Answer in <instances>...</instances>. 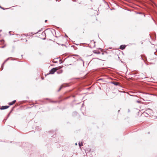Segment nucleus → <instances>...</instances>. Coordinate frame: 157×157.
<instances>
[{"label": "nucleus", "mask_w": 157, "mask_h": 157, "mask_svg": "<svg viewBox=\"0 0 157 157\" xmlns=\"http://www.w3.org/2000/svg\"><path fill=\"white\" fill-rule=\"evenodd\" d=\"M128 111H130V110L129 109H128Z\"/></svg>", "instance_id": "obj_63"}, {"label": "nucleus", "mask_w": 157, "mask_h": 157, "mask_svg": "<svg viewBox=\"0 0 157 157\" xmlns=\"http://www.w3.org/2000/svg\"><path fill=\"white\" fill-rule=\"evenodd\" d=\"M154 53L155 55L157 56V50H156V52H154Z\"/></svg>", "instance_id": "obj_26"}, {"label": "nucleus", "mask_w": 157, "mask_h": 157, "mask_svg": "<svg viewBox=\"0 0 157 157\" xmlns=\"http://www.w3.org/2000/svg\"><path fill=\"white\" fill-rule=\"evenodd\" d=\"M57 74H60L62 73L63 70L61 69H59L56 71Z\"/></svg>", "instance_id": "obj_10"}, {"label": "nucleus", "mask_w": 157, "mask_h": 157, "mask_svg": "<svg viewBox=\"0 0 157 157\" xmlns=\"http://www.w3.org/2000/svg\"><path fill=\"white\" fill-rule=\"evenodd\" d=\"M141 59H142L144 61L145 60V59H146V57L145 56L144 57V58L142 56V55H141Z\"/></svg>", "instance_id": "obj_17"}, {"label": "nucleus", "mask_w": 157, "mask_h": 157, "mask_svg": "<svg viewBox=\"0 0 157 157\" xmlns=\"http://www.w3.org/2000/svg\"><path fill=\"white\" fill-rule=\"evenodd\" d=\"M110 49H111L112 48H109Z\"/></svg>", "instance_id": "obj_61"}, {"label": "nucleus", "mask_w": 157, "mask_h": 157, "mask_svg": "<svg viewBox=\"0 0 157 157\" xmlns=\"http://www.w3.org/2000/svg\"><path fill=\"white\" fill-rule=\"evenodd\" d=\"M9 105H3L1 107V110H4L7 109L9 108Z\"/></svg>", "instance_id": "obj_4"}, {"label": "nucleus", "mask_w": 157, "mask_h": 157, "mask_svg": "<svg viewBox=\"0 0 157 157\" xmlns=\"http://www.w3.org/2000/svg\"><path fill=\"white\" fill-rule=\"evenodd\" d=\"M47 21V20H45V22H46Z\"/></svg>", "instance_id": "obj_39"}, {"label": "nucleus", "mask_w": 157, "mask_h": 157, "mask_svg": "<svg viewBox=\"0 0 157 157\" xmlns=\"http://www.w3.org/2000/svg\"><path fill=\"white\" fill-rule=\"evenodd\" d=\"M68 58H69L70 59V60H73V59H75V58L73 56L68 57H67L63 61H62L61 59H60L59 60L60 63L61 64V63H63L66 59H67Z\"/></svg>", "instance_id": "obj_2"}, {"label": "nucleus", "mask_w": 157, "mask_h": 157, "mask_svg": "<svg viewBox=\"0 0 157 157\" xmlns=\"http://www.w3.org/2000/svg\"><path fill=\"white\" fill-rule=\"evenodd\" d=\"M75 145H77V144L76 143H75Z\"/></svg>", "instance_id": "obj_53"}, {"label": "nucleus", "mask_w": 157, "mask_h": 157, "mask_svg": "<svg viewBox=\"0 0 157 157\" xmlns=\"http://www.w3.org/2000/svg\"><path fill=\"white\" fill-rule=\"evenodd\" d=\"M126 46V45L124 44H122L120 46L119 48L122 50L124 49Z\"/></svg>", "instance_id": "obj_5"}, {"label": "nucleus", "mask_w": 157, "mask_h": 157, "mask_svg": "<svg viewBox=\"0 0 157 157\" xmlns=\"http://www.w3.org/2000/svg\"><path fill=\"white\" fill-rule=\"evenodd\" d=\"M14 143H15V144H16V142H14Z\"/></svg>", "instance_id": "obj_60"}, {"label": "nucleus", "mask_w": 157, "mask_h": 157, "mask_svg": "<svg viewBox=\"0 0 157 157\" xmlns=\"http://www.w3.org/2000/svg\"><path fill=\"white\" fill-rule=\"evenodd\" d=\"M2 31V30H0V32H1Z\"/></svg>", "instance_id": "obj_57"}, {"label": "nucleus", "mask_w": 157, "mask_h": 157, "mask_svg": "<svg viewBox=\"0 0 157 157\" xmlns=\"http://www.w3.org/2000/svg\"><path fill=\"white\" fill-rule=\"evenodd\" d=\"M131 96H136L134 95H131Z\"/></svg>", "instance_id": "obj_42"}, {"label": "nucleus", "mask_w": 157, "mask_h": 157, "mask_svg": "<svg viewBox=\"0 0 157 157\" xmlns=\"http://www.w3.org/2000/svg\"><path fill=\"white\" fill-rule=\"evenodd\" d=\"M152 59H151V60H152Z\"/></svg>", "instance_id": "obj_64"}, {"label": "nucleus", "mask_w": 157, "mask_h": 157, "mask_svg": "<svg viewBox=\"0 0 157 157\" xmlns=\"http://www.w3.org/2000/svg\"><path fill=\"white\" fill-rule=\"evenodd\" d=\"M15 107V106H14L12 108V109H11L10 112L7 115V118H8L9 116L10 115L11 113L13 111Z\"/></svg>", "instance_id": "obj_6"}, {"label": "nucleus", "mask_w": 157, "mask_h": 157, "mask_svg": "<svg viewBox=\"0 0 157 157\" xmlns=\"http://www.w3.org/2000/svg\"><path fill=\"white\" fill-rule=\"evenodd\" d=\"M132 72H133V73H132V75L137 74H138V71H132Z\"/></svg>", "instance_id": "obj_12"}, {"label": "nucleus", "mask_w": 157, "mask_h": 157, "mask_svg": "<svg viewBox=\"0 0 157 157\" xmlns=\"http://www.w3.org/2000/svg\"><path fill=\"white\" fill-rule=\"evenodd\" d=\"M65 86L64 85H61L60 86V87L59 88V89L57 91L58 92L59 91L61 90V89L63 88V87H65Z\"/></svg>", "instance_id": "obj_11"}, {"label": "nucleus", "mask_w": 157, "mask_h": 157, "mask_svg": "<svg viewBox=\"0 0 157 157\" xmlns=\"http://www.w3.org/2000/svg\"><path fill=\"white\" fill-rule=\"evenodd\" d=\"M150 64H153V63H150Z\"/></svg>", "instance_id": "obj_49"}, {"label": "nucleus", "mask_w": 157, "mask_h": 157, "mask_svg": "<svg viewBox=\"0 0 157 157\" xmlns=\"http://www.w3.org/2000/svg\"><path fill=\"white\" fill-rule=\"evenodd\" d=\"M41 30H40V29L37 32H36V33H34L33 34H37V33H39V32H40L41 31Z\"/></svg>", "instance_id": "obj_25"}, {"label": "nucleus", "mask_w": 157, "mask_h": 157, "mask_svg": "<svg viewBox=\"0 0 157 157\" xmlns=\"http://www.w3.org/2000/svg\"><path fill=\"white\" fill-rule=\"evenodd\" d=\"M89 47L90 48H92V47H91V46H89Z\"/></svg>", "instance_id": "obj_52"}, {"label": "nucleus", "mask_w": 157, "mask_h": 157, "mask_svg": "<svg viewBox=\"0 0 157 157\" xmlns=\"http://www.w3.org/2000/svg\"><path fill=\"white\" fill-rule=\"evenodd\" d=\"M0 109H1V107H0Z\"/></svg>", "instance_id": "obj_62"}, {"label": "nucleus", "mask_w": 157, "mask_h": 157, "mask_svg": "<svg viewBox=\"0 0 157 157\" xmlns=\"http://www.w3.org/2000/svg\"><path fill=\"white\" fill-rule=\"evenodd\" d=\"M65 36L66 37H67V38H68V36H67V35L66 34H65Z\"/></svg>", "instance_id": "obj_36"}, {"label": "nucleus", "mask_w": 157, "mask_h": 157, "mask_svg": "<svg viewBox=\"0 0 157 157\" xmlns=\"http://www.w3.org/2000/svg\"><path fill=\"white\" fill-rule=\"evenodd\" d=\"M0 8L3 10H5L8 9V8H5L2 7L0 5Z\"/></svg>", "instance_id": "obj_23"}, {"label": "nucleus", "mask_w": 157, "mask_h": 157, "mask_svg": "<svg viewBox=\"0 0 157 157\" xmlns=\"http://www.w3.org/2000/svg\"><path fill=\"white\" fill-rule=\"evenodd\" d=\"M51 102H55L54 101H51Z\"/></svg>", "instance_id": "obj_41"}, {"label": "nucleus", "mask_w": 157, "mask_h": 157, "mask_svg": "<svg viewBox=\"0 0 157 157\" xmlns=\"http://www.w3.org/2000/svg\"><path fill=\"white\" fill-rule=\"evenodd\" d=\"M11 31H10L9 33V34L10 35H13L14 34H11Z\"/></svg>", "instance_id": "obj_29"}, {"label": "nucleus", "mask_w": 157, "mask_h": 157, "mask_svg": "<svg viewBox=\"0 0 157 157\" xmlns=\"http://www.w3.org/2000/svg\"><path fill=\"white\" fill-rule=\"evenodd\" d=\"M102 79V78H100L98 79V80H101Z\"/></svg>", "instance_id": "obj_37"}, {"label": "nucleus", "mask_w": 157, "mask_h": 157, "mask_svg": "<svg viewBox=\"0 0 157 157\" xmlns=\"http://www.w3.org/2000/svg\"><path fill=\"white\" fill-rule=\"evenodd\" d=\"M136 102L139 103H141V102L139 100H137L136 101Z\"/></svg>", "instance_id": "obj_27"}, {"label": "nucleus", "mask_w": 157, "mask_h": 157, "mask_svg": "<svg viewBox=\"0 0 157 157\" xmlns=\"http://www.w3.org/2000/svg\"><path fill=\"white\" fill-rule=\"evenodd\" d=\"M72 65V64H70L68 65V64H67V65H65V66H69V65Z\"/></svg>", "instance_id": "obj_32"}, {"label": "nucleus", "mask_w": 157, "mask_h": 157, "mask_svg": "<svg viewBox=\"0 0 157 157\" xmlns=\"http://www.w3.org/2000/svg\"><path fill=\"white\" fill-rule=\"evenodd\" d=\"M99 49H101V48H99Z\"/></svg>", "instance_id": "obj_50"}, {"label": "nucleus", "mask_w": 157, "mask_h": 157, "mask_svg": "<svg viewBox=\"0 0 157 157\" xmlns=\"http://www.w3.org/2000/svg\"><path fill=\"white\" fill-rule=\"evenodd\" d=\"M95 59H99L98 58H96Z\"/></svg>", "instance_id": "obj_46"}, {"label": "nucleus", "mask_w": 157, "mask_h": 157, "mask_svg": "<svg viewBox=\"0 0 157 157\" xmlns=\"http://www.w3.org/2000/svg\"><path fill=\"white\" fill-rule=\"evenodd\" d=\"M62 46H66V45L65 44H62Z\"/></svg>", "instance_id": "obj_33"}, {"label": "nucleus", "mask_w": 157, "mask_h": 157, "mask_svg": "<svg viewBox=\"0 0 157 157\" xmlns=\"http://www.w3.org/2000/svg\"><path fill=\"white\" fill-rule=\"evenodd\" d=\"M51 32L52 33H53V32L52 31H51Z\"/></svg>", "instance_id": "obj_48"}, {"label": "nucleus", "mask_w": 157, "mask_h": 157, "mask_svg": "<svg viewBox=\"0 0 157 157\" xmlns=\"http://www.w3.org/2000/svg\"><path fill=\"white\" fill-rule=\"evenodd\" d=\"M26 102H27V101H26V100L22 101H20L21 103H25Z\"/></svg>", "instance_id": "obj_22"}, {"label": "nucleus", "mask_w": 157, "mask_h": 157, "mask_svg": "<svg viewBox=\"0 0 157 157\" xmlns=\"http://www.w3.org/2000/svg\"><path fill=\"white\" fill-rule=\"evenodd\" d=\"M77 113L76 112H74L73 113L72 115L73 116H75L77 115Z\"/></svg>", "instance_id": "obj_15"}, {"label": "nucleus", "mask_w": 157, "mask_h": 157, "mask_svg": "<svg viewBox=\"0 0 157 157\" xmlns=\"http://www.w3.org/2000/svg\"><path fill=\"white\" fill-rule=\"evenodd\" d=\"M80 59L83 62V64H84V62L83 61V60L82 59Z\"/></svg>", "instance_id": "obj_31"}, {"label": "nucleus", "mask_w": 157, "mask_h": 157, "mask_svg": "<svg viewBox=\"0 0 157 157\" xmlns=\"http://www.w3.org/2000/svg\"><path fill=\"white\" fill-rule=\"evenodd\" d=\"M110 83L116 86H118L119 85L118 82H117L112 81Z\"/></svg>", "instance_id": "obj_9"}, {"label": "nucleus", "mask_w": 157, "mask_h": 157, "mask_svg": "<svg viewBox=\"0 0 157 157\" xmlns=\"http://www.w3.org/2000/svg\"><path fill=\"white\" fill-rule=\"evenodd\" d=\"M31 33L32 34H33V32H31Z\"/></svg>", "instance_id": "obj_47"}, {"label": "nucleus", "mask_w": 157, "mask_h": 157, "mask_svg": "<svg viewBox=\"0 0 157 157\" xmlns=\"http://www.w3.org/2000/svg\"><path fill=\"white\" fill-rule=\"evenodd\" d=\"M57 71V67L53 68L49 71V74H53L54 73Z\"/></svg>", "instance_id": "obj_3"}, {"label": "nucleus", "mask_w": 157, "mask_h": 157, "mask_svg": "<svg viewBox=\"0 0 157 157\" xmlns=\"http://www.w3.org/2000/svg\"><path fill=\"white\" fill-rule=\"evenodd\" d=\"M78 145L80 147H81L83 145V143L82 142L81 143L80 142H79L78 143Z\"/></svg>", "instance_id": "obj_20"}, {"label": "nucleus", "mask_w": 157, "mask_h": 157, "mask_svg": "<svg viewBox=\"0 0 157 157\" xmlns=\"http://www.w3.org/2000/svg\"><path fill=\"white\" fill-rule=\"evenodd\" d=\"M16 100H14L11 102L8 103V104L9 105H12L14 104L16 102Z\"/></svg>", "instance_id": "obj_8"}, {"label": "nucleus", "mask_w": 157, "mask_h": 157, "mask_svg": "<svg viewBox=\"0 0 157 157\" xmlns=\"http://www.w3.org/2000/svg\"><path fill=\"white\" fill-rule=\"evenodd\" d=\"M92 41H94V40H91L90 42H92Z\"/></svg>", "instance_id": "obj_43"}, {"label": "nucleus", "mask_w": 157, "mask_h": 157, "mask_svg": "<svg viewBox=\"0 0 157 157\" xmlns=\"http://www.w3.org/2000/svg\"><path fill=\"white\" fill-rule=\"evenodd\" d=\"M102 55H103V54H104V53H102Z\"/></svg>", "instance_id": "obj_54"}, {"label": "nucleus", "mask_w": 157, "mask_h": 157, "mask_svg": "<svg viewBox=\"0 0 157 157\" xmlns=\"http://www.w3.org/2000/svg\"><path fill=\"white\" fill-rule=\"evenodd\" d=\"M95 42H94V43H94V45H93V47H95Z\"/></svg>", "instance_id": "obj_28"}, {"label": "nucleus", "mask_w": 157, "mask_h": 157, "mask_svg": "<svg viewBox=\"0 0 157 157\" xmlns=\"http://www.w3.org/2000/svg\"><path fill=\"white\" fill-rule=\"evenodd\" d=\"M46 99H47V100H48V98H46Z\"/></svg>", "instance_id": "obj_56"}, {"label": "nucleus", "mask_w": 157, "mask_h": 157, "mask_svg": "<svg viewBox=\"0 0 157 157\" xmlns=\"http://www.w3.org/2000/svg\"><path fill=\"white\" fill-rule=\"evenodd\" d=\"M120 110H119L118 111V113H119V112H120Z\"/></svg>", "instance_id": "obj_51"}, {"label": "nucleus", "mask_w": 157, "mask_h": 157, "mask_svg": "<svg viewBox=\"0 0 157 157\" xmlns=\"http://www.w3.org/2000/svg\"><path fill=\"white\" fill-rule=\"evenodd\" d=\"M73 56H78V55H73Z\"/></svg>", "instance_id": "obj_34"}, {"label": "nucleus", "mask_w": 157, "mask_h": 157, "mask_svg": "<svg viewBox=\"0 0 157 157\" xmlns=\"http://www.w3.org/2000/svg\"><path fill=\"white\" fill-rule=\"evenodd\" d=\"M23 56V55H21V58H22V56Z\"/></svg>", "instance_id": "obj_45"}, {"label": "nucleus", "mask_w": 157, "mask_h": 157, "mask_svg": "<svg viewBox=\"0 0 157 157\" xmlns=\"http://www.w3.org/2000/svg\"><path fill=\"white\" fill-rule=\"evenodd\" d=\"M137 13L139 14H141V12H138Z\"/></svg>", "instance_id": "obj_35"}, {"label": "nucleus", "mask_w": 157, "mask_h": 157, "mask_svg": "<svg viewBox=\"0 0 157 157\" xmlns=\"http://www.w3.org/2000/svg\"><path fill=\"white\" fill-rule=\"evenodd\" d=\"M70 97V96H69V97H67L66 99L68 98H69Z\"/></svg>", "instance_id": "obj_40"}, {"label": "nucleus", "mask_w": 157, "mask_h": 157, "mask_svg": "<svg viewBox=\"0 0 157 157\" xmlns=\"http://www.w3.org/2000/svg\"><path fill=\"white\" fill-rule=\"evenodd\" d=\"M27 40H26V41H26V42H27Z\"/></svg>", "instance_id": "obj_55"}, {"label": "nucleus", "mask_w": 157, "mask_h": 157, "mask_svg": "<svg viewBox=\"0 0 157 157\" xmlns=\"http://www.w3.org/2000/svg\"><path fill=\"white\" fill-rule=\"evenodd\" d=\"M35 153H34L33 151H31L30 153V156L32 157H36L35 156Z\"/></svg>", "instance_id": "obj_7"}, {"label": "nucleus", "mask_w": 157, "mask_h": 157, "mask_svg": "<svg viewBox=\"0 0 157 157\" xmlns=\"http://www.w3.org/2000/svg\"><path fill=\"white\" fill-rule=\"evenodd\" d=\"M57 63V61H56V62H54V63Z\"/></svg>", "instance_id": "obj_44"}, {"label": "nucleus", "mask_w": 157, "mask_h": 157, "mask_svg": "<svg viewBox=\"0 0 157 157\" xmlns=\"http://www.w3.org/2000/svg\"><path fill=\"white\" fill-rule=\"evenodd\" d=\"M10 58H8L6 59L4 62L3 63V64H4Z\"/></svg>", "instance_id": "obj_18"}, {"label": "nucleus", "mask_w": 157, "mask_h": 157, "mask_svg": "<svg viewBox=\"0 0 157 157\" xmlns=\"http://www.w3.org/2000/svg\"><path fill=\"white\" fill-rule=\"evenodd\" d=\"M22 146H24L25 147H26V148H25V151H29H29L30 150V147H31V144H28V143H23L22 144Z\"/></svg>", "instance_id": "obj_1"}, {"label": "nucleus", "mask_w": 157, "mask_h": 157, "mask_svg": "<svg viewBox=\"0 0 157 157\" xmlns=\"http://www.w3.org/2000/svg\"><path fill=\"white\" fill-rule=\"evenodd\" d=\"M76 45H78V44H75Z\"/></svg>", "instance_id": "obj_59"}, {"label": "nucleus", "mask_w": 157, "mask_h": 157, "mask_svg": "<svg viewBox=\"0 0 157 157\" xmlns=\"http://www.w3.org/2000/svg\"><path fill=\"white\" fill-rule=\"evenodd\" d=\"M50 132H51L52 133V134H54V135L53 136H52V137H54V136H55V134H54V131H53V130H51V131Z\"/></svg>", "instance_id": "obj_21"}, {"label": "nucleus", "mask_w": 157, "mask_h": 157, "mask_svg": "<svg viewBox=\"0 0 157 157\" xmlns=\"http://www.w3.org/2000/svg\"><path fill=\"white\" fill-rule=\"evenodd\" d=\"M4 40L3 39H2L0 40V44H3L4 43Z\"/></svg>", "instance_id": "obj_16"}, {"label": "nucleus", "mask_w": 157, "mask_h": 157, "mask_svg": "<svg viewBox=\"0 0 157 157\" xmlns=\"http://www.w3.org/2000/svg\"><path fill=\"white\" fill-rule=\"evenodd\" d=\"M5 45H4V46H2L1 47H0V48H5Z\"/></svg>", "instance_id": "obj_30"}, {"label": "nucleus", "mask_w": 157, "mask_h": 157, "mask_svg": "<svg viewBox=\"0 0 157 157\" xmlns=\"http://www.w3.org/2000/svg\"><path fill=\"white\" fill-rule=\"evenodd\" d=\"M4 64H3V63H2V66H1V70H2L3 69V67H4Z\"/></svg>", "instance_id": "obj_24"}, {"label": "nucleus", "mask_w": 157, "mask_h": 157, "mask_svg": "<svg viewBox=\"0 0 157 157\" xmlns=\"http://www.w3.org/2000/svg\"><path fill=\"white\" fill-rule=\"evenodd\" d=\"M14 60V59H12V60Z\"/></svg>", "instance_id": "obj_58"}, {"label": "nucleus", "mask_w": 157, "mask_h": 157, "mask_svg": "<svg viewBox=\"0 0 157 157\" xmlns=\"http://www.w3.org/2000/svg\"><path fill=\"white\" fill-rule=\"evenodd\" d=\"M43 35H44V36H45V38H43V40H45L46 39V36H45V35H46V33H45L44 32H43L42 34H41Z\"/></svg>", "instance_id": "obj_14"}, {"label": "nucleus", "mask_w": 157, "mask_h": 157, "mask_svg": "<svg viewBox=\"0 0 157 157\" xmlns=\"http://www.w3.org/2000/svg\"><path fill=\"white\" fill-rule=\"evenodd\" d=\"M52 30L54 32H55V30H54V29H52Z\"/></svg>", "instance_id": "obj_38"}, {"label": "nucleus", "mask_w": 157, "mask_h": 157, "mask_svg": "<svg viewBox=\"0 0 157 157\" xmlns=\"http://www.w3.org/2000/svg\"><path fill=\"white\" fill-rule=\"evenodd\" d=\"M63 67V66H59L58 67H57V70L60 69V70L61 68H62Z\"/></svg>", "instance_id": "obj_19"}, {"label": "nucleus", "mask_w": 157, "mask_h": 157, "mask_svg": "<svg viewBox=\"0 0 157 157\" xmlns=\"http://www.w3.org/2000/svg\"><path fill=\"white\" fill-rule=\"evenodd\" d=\"M93 52H94V53L96 54H100V52L97 51L96 50H94L93 51Z\"/></svg>", "instance_id": "obj_13"}]
</instances>
